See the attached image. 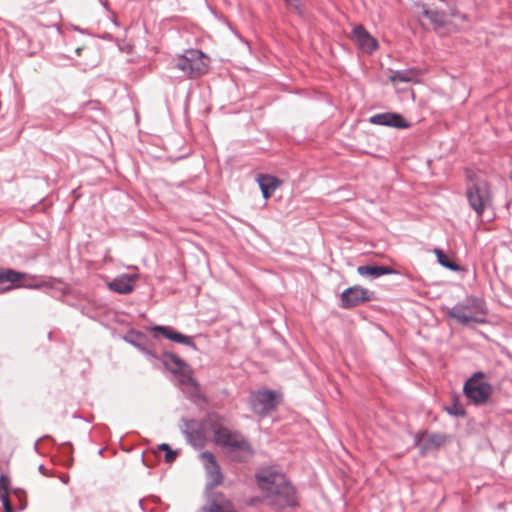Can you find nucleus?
Here are the masks:
<instances>
[{"label":"nucleus","mask_w":512,"mask_h":512,"mask_svg":"<svg viewBox=\"0 0 512 512\" xmlns=\"http://www.w3.org/2000/svg\"><path fill=\"white\" fill-rule=\"evenodd\" d=\"M43 439H50V440H52V441H53V439H52L50 436H48V435H45V436H43L42 438L38 439V440L35 442V444H34V450H35L36 452H38V449H39V448H38V447H39V442H40L41 440H43Z\"/></svg>","instance_id":"obj_37"},{"label":"nucleus","mask_w":512,"mask_h":512,"mask_svg":"<svg viewBox=\"0 0 512 512\" xmlns=\"http://www.w3.org/2000/svg\"><path fill=\"white\" fill-rule=\"evenodd\" d=\"M446 441V436L444 434L440 433H427V443L422 445L420 450L421 453H424L426 450H428L430 447L439 448L441 447Z\"/></svg>","instance_id":"obj_23"},{"label":"nucleus","mask_w":512,"mask_h":512,"mask_svg":"<svg viewBox=\"0 0 512 512\" xmlns=\"http://www.w3.org/2000/svg\"><path fill=\"white\" fill-rule=\"evenodd\" d=\"M60 450L63 455L67 456V460L65 461V465L71 467L73 465L74 459L72 457L73 447L70 442H64L61 444Z\"/></svg>","instance_id":"obj_27"},{"label":"nucleus","mask_w":512,"mask_h":512,"mask_svg":"<svg viewBox=\"0 0 512 512\" xmlns=\"http://www.w3.org/2000/svg\"><path fill=\"white\" fill-rule=\"evenodd\" d=\"M44 286H45V284H43V283H34V284H22V285H18L17 287H23V288H27V289H40Z\"/></svg>","instance_id":"obj_36"},{"label":"nucleus","mask_w":512,"mask_h":512,"mask_svg":"<svg viewBox=\"0 0 512 512\" xmlns=\"http://www.w3.org/2000/svg\"><path fill=\"white\" fill-rule=\"evenodd\" d=\"M170 448H171V447H170V445H169V444H167V443H161V444H159V445H158V450H159V451H164V452H166V451H167V450H169Z\"/></svg>","instance_id":"obj_38"},{"label":"nucleus","mask_w":512,"mask_h":512,"mask_svg":"<svg viewBox=\"0 0 512 512\" xmlns=\"http://www.w3.org/2000/svg\"><path fill=\"white\" fill-rule=\"evenodd\" d=\"M151 331L154 333L155 338H158L159 335H161L165 339L183 344L194 349L195 351L198 350L196 344L192 340V337L178 332L171 326L155 325L151 328Z\"/></svg>","instance_id":"obj_11"},{"label":"nucleus","mask_w":512,"mask_h":512,"mask_svg":"<svg viewBox=\"0 0 512 512\" xmlns=\"http://www.w3.org/2000/svg\"><path fill=\"white\" fill-rule=\"evenodd\" d=\"M369 122L374 125L386 126L396 129H407L411 126V123L397 112H384L374 114L369 118Z\"/></svg>","instance_id":"obj_10"},{"label":"nucleus","mask_w":512,"mask_h":512,"mask_svg":"<svg viewBox=\"0 0 512 512\" xmlns=\"http://www.w3.org/2000/svg\"><path fill=\"white\" fill-rule=\"evenodd\" d=\"M201 459L208 475V481L206 483L205 490L206 492L212 491L214 487L222 483L223 474L213 453L204 451L201 453Z\"/></svg>","instance_id":"obj_9"},{"label":"nucleus","mask_w":512,"mask_h":512,"mask_svg":"<svg viewBox=\"0 0 512 512\" xmlns=\"http://www.w3.org/2000/svg\"><path fill=\"white\" fill-rule=\"evenodd\" d=\"M122 339L143 353L150 360H158L159 356L151 349L152 341L148 336L138 330L130 329Z\"/></svg>","instance_id":"obj_7"},{"label":"nucleus","mask_w":512,"mask_h":512,"mask_svg":"<svg viewBox=\"0 0 512 512\" xmlns=\"http://www.w3.org/2000/svg\"><path fill=\"white\" fill-rule=\"evenodd\" d=\"M142 462L147 467H151L152 466V463L150 462V460L148 459V457L144 453L142 454Z\"/></svg>","instance_id":"obj_39"},{"label":"nucleus","mask_w":512,"mask_h":512,"mask_svg":"<svg viewBox=\"0 0 512 512\" xmlns=\"http://www.w3.org/2000/svg\"><path fill=\"white\" fill-rule=\"evenodd\" d=\"M417 7L421 9L422 17L428 19L435 29L444 28L448 25V14L461 22L468 21V15L460 12L455 6L447 4L448 12L438 8H432L424 3H417Z\"/></svg>","instance_id":"obj_4"},{"label":"nucleus","mask_w":512,"mask_h":512,"mask_svg":"<svg viewBox=\"0 0 512 512\" xmlns=\"http://www.w3.org/2000/svg\"><path fill=\"white\" fill-rule=\"evenodd\" d=\"M510 161H511V164H512V155H511V159H510Z\"/></svg>","instance_id":"obj_48"},{"label":"nucleus","mask_w":512,"mask_h":512,"mask_svg":"<svg viewBox=\"0 0 512 512\" xmlns=\"http://www.w3.org/2000/svg\"><path fill=\"white\" fill-rule=\"evenodd\" d=\"M255 479L264 502L274 511L294 510L299 506L297 490L284 473L272 467L260 468Z\"/></svg>","instance_id":"obj_1"},{"label":"nucleus","mask_w":512,"mask_h":512,"mask_svg":"<svg viewBox=\"0 0 512 512\" xmlns=\"http://www.w3.org/2000/svg\"><path fill=\"white\" fill-rule=\"evenodd\" d=\"M73 29H74V30H76V31H78V32H80V33H82V34L86 33V30H84V29H82V28H79V27H77V26H73Z\"/></svg>","instance_id":"obj_42"},{"label":"nucleus","mask_w":512,"mask_h":512,"mask_svg":"<svg viewBox=\"0 0 512 512\" xmlns=\"http://www.w3.org/2000/svg\"><path fill=\"white\" fill-rule=\"evenodd\" d=\"M425 436H427V432L426 431L416 433L414 435V444L416 446H420V443H421V441L423 440V438Z\"/></svg>","instance_id":"obj_35"},{"label":"nucleus","mask_w":512,"mask_h":512,"mask_svg":"<svg viewBox=\"0 0 512 512\" xmlns=\"http://www.w3.org/2000/svg\"><path fill=\"white\" fill-rule=\"evenodd\" d=\"M445 411L452 416L456 417H464L466 415V410L458 404L457 399L455 398L452 405L446 406Z\"/></svg>","instance_id":"obj_26"},{"label":"nucleus","mask_w":512,"mask_h":512,"mask_svg":"<svg viewBox=\"0 0 512 512\" xmlns=\"http://www.w3.org/2000/svg\"><path fill=\"white\" fill-rule=\"evenodd\" d=\"M374 300H376L374 291L354 285L344 289L340 294V307L348 310Z\"/></svg>","instance_id":"obj_6"},{"label":"nucleus","mask_w":512,"mask_h":512,"mask_svg":"<svg viewBox=\"0 0 512 512\" xmlns=\"http://www.w3.org/2000/svg\"><path fill=\"white\" fill-rule=\"evenodd\" d=\"M102 453H103V449H100V450L98 451V454H99V455H102Z\"/></svg>","instance_id":"obj_46"},{"label":"nucleus","mask_w":512,"mask_h":512,"mask_svg":"<svg viewBox=\"0 0 512 512\" xmlns=\"http://www.w3.org/2000/svg\"><path fill=\"white\" fill-rule=\"evenodd\" d=\"M207 503L202 507L204 512H236L233 503L220 492H207Z\"/></svg>","instance_id":"obj_12"},{"label":"nucleus","mask_w":512,"mask_h":512,"mask_svg":"<svg viewBox=\"0 0 512 512\" xmlns=\"http://www.w3.org/2000/svg\"><path fill=\"white\" fill-rule=\"evenodd\" d=\"M357 273L369 280L377 279L383 275L398 274V271L390 266L378 265L376 263L361 265L357 267Z\"/></svg>","instance_id":"obj_17"},{"label":"nucleus","mask_w":512,"mask_h":512,"mask_svg":"<svg viewBox=\"0 0 512 512\" xmlns=\"http://www.w3.org/2000/svg\"><path fill=\"white\" fill-rule=\"evenodd\" d=\"M181 390L186 395V397L192 401L205 400L204 395L200 391V385L196 380L193 382V384H189Z\"/></svg>","instance_id":"obj_24"},{"label":"nucleus","mask_w":512,"mask_h":512,"mask_svg":"<svg viewBox=\"0 0 512 512\" xmlns=\"http://www.w3.org/2000/svg\"><path fill=\"white\" fill-rule=\"evenodd\" d=\"M14 494L16 496H18L19 499H20V505H19L18 509L19 510H24L26 508V506H27V502H26L25 499L24 500L21 499V494H23V492L20 489L17 488V489H14Z\"/></svg>","instance_id":"obj_34"},{"label":"nucleus","mask_w":512,"mask_h":512,"mask_svg":"<svg viewBox=\"0 0 512 512\" xmlns=\"http://www.w3.org/2000/svg\"><path fill=\"white\" fill-rule=\"evenodd\" d=\"M487 313L485 301L477 296H467L462 301L457 302L452 308L448 309L447 316L457 320L461 325L467 326L471 322L477 324L486 323L484 317H478L479 314Z\"/></svg>","instance_id":"obj_2"},{"label":"nucleus","mask_w":512,"mask_h":512,"mask_svg":"<svg viewBox=\"0 0 512 512\" xmlns=\"http://www.w3.org/2000/svg\"><path fill=\"white\" fill-rule=\"evenodd\" d=\"M161 361L165 369L172 374L181 373L189 368V365L183 359L172 352H163Z\"/></svg>","instance_id":"obj_19"},{"label":"nucleus","mask_w":512,"mask_h":512,"mask_svg":"<svg viewBox=\"0 0 512 512\" xmlns=\"http://www.w3.org/2000/svg\"><path fill=\"white\" fill-rule=\"evenodd\" d=\"M352 40L364 53L371 54L378 48L377 40L362 25L353 28Z\"/></svg>","instance_id":"obj_13"},{"label":"nucleus","mask_w":512,"mask_h":512,"mask_svg":"<svg viewBox=\"0 0 512 512\" xmlns=\"http://www.w3.org/2000/svg\"><path fill=\"white\" fill-rule=\"evenodd\" d=\"M224 448H227L231 454L234 452L241 453V455L235 456V459L239 462L246 461L253 453L250 443L238 432L234 433L231 441Z\"/></svg>","instance_id":"obj_16"},{"label":"nucleus","mask_w":512,"mask_h":512,"mask_svg":"<svg viewBox=\"0 0 512 512\" xmlns=\"http://www.w3.org/2000/svg\"><path fill=\"white\" fill-rule=\"evenodd\" d=\"M484 377H485L484 372L477 371V372L473 373L472 376L470 378H468L466 381H472L473 383H482L483 381H480V380L483 379Z\"/></svg>","instance_id":"obj_33"},{"label":"nucleus","mask_w":512,"mask_h":512,"mask_svg":"<svg viewBox=\"0 0 512 512\" xmlns=\"http://www.w3.org/2000/svg\"><path fill=\"white\" fill-rule=\"evenodd\" d=\"M434 253L437 256V260H438L439 264L442 265L443 267H445L446 269H448L450 271H460L461 270V267L454 261L450 260L441 249L436 248L434 250Z\"/></svg>","instance_id":"obj_25"},{"label":"nucleus","mask_w":512,"mask_h":512,"mask_svg":"<svg viewBox=\"0 0 512 512\" xmlns=\"http://www.w3.org/2000/svg\"><path fill=\"white\" fill-rule=\"evenodd\" d=\"M211 431L213 432L215 443L221 447H225L235 433L216 423L211 424Z\"/></svg>","instance_id":"obj_20"},{"label":"nucleus","mask_w":512,"mask_h":512,"mask_svg":"<svg viewBox=\"0 0 512 512\" xmlns=\"http://www.w3.org/2000/svg\"><path fill=\"white\" fill-rule=\"evenodd\" d=\"M492 391V385L488 382L473 383L472 381H465L463 385L464 395L477 406L485 404Z\"/></svg>","instance_id":"obj_8"},{"label":"nucleus","mask_w":512,"mask_h":512,"mask_svg":"<svg viewBox=\"0 0 512 512\" xmlns=\"http://www.w3.org/2000/svg\"><path fill=\"white\" fill-rule=\"evenodd\" d=\"M184 433L186 434L187 437H191L192 436V434L190 432H188V431H184Z\"/></svg>","instance_id":"obj_43"},{"label":"nucleus","mask_w":512,"mask_h":512,"mask_svg":"<svg viewBox=\"0 0 512 512\" xmlns=\"http://www.w3.org/2000/svg\"><path fill=\"white\" fill-rule=\"evenodd\" d=\"M178 376V384L180 388H184L185 386H188L189 384H193L195 379L192 377V375L187 372L186 370H183V372L176 374Z\"/></svg>","instance_id":"obj_28"},{"label":"nucleus","mask_w":512,"mask_h":512,"mask_svg":"<svg viewBox=\"0 0 512 512\" xmlns=\"http://www.w3.org/2000/svg\"><path fill=\"white\" fill-rule=\"evenodd\" d=\"M15 286H8L5 290L13 289Z\"/></svg>","instance_id":"obj_45"},{"label":"nucleus","mask_w":512,"mask_h":512,"mask_svg":"<svg viewBox=\"0 0 512 512\" xmlns=\"http://www.w3.org/2000/svg\"><path fill=\"white\" fill-rule=\"evenodd\" d=\"M137 278V274H120L113 280L109 281L107 283V287L115 293L126 295L134 290Z\"/></svg>","instance_id":"obj_15"},{"label":"nucleus","mask_w":512,"mask_h":512,"mask_svg":"<svg viewBox=\"0 0 512 512\" xmlns=\"http://www.w3.org/2000/svg\"><path fill=\"white\" fill-rule=\"evenodd\" d=\"M80 51H81V48H77L76 49V53L79 55L80 54Z\"/></svg>","instance_id":"obj_44"},{"label":"nucleus","mask_w":512,"mask_h":512,"mask_svg":"<svg viewBox=\"0 0 512 512\" xmlns=\"http://www.w3.org/2000/svg\"><path fill=\"white\" fill-rule=\"evenodd\" d=\"M286 5L293 8L299 15L304 13V5L301 0H284Z\"/></svg>","instance_id":"obj_30"},{"label":"nucleus","mask_w":512,"mask_h":512,"mask_svg":"<svg viewBox=\"0 0 512 512\" xmlns=\"http://www.w3.org/2000/svg\"><path fill=\"white\" fill-rule=\"evenodd\" d=\"M81 108L83 111L91 110V111L101 112V103L97 100H92V101L82 103Z\"/></svg>","instance_id":"obj_29"},{"label":"nucleus","mask_w":512,"mask_h":512,"mask_svg":"<svg viewBox=\"0 0 512 512\" xmlns=\"http://www.w3.org/2000/svg\"><path fill=\"white\" fill-rule=\"evenodd\" d=\"M418 76L416 69L395 70L390 75V80L394 83H409Z\"/></svg>","instance_id":"obj_21"},{"label":"nucleus","mask_w":512,"mask_h":512,"mask_svg":"<svg viewBox=\"0 0 512 512\" xmlns=\"http://www.w3.org/2000/svg\"><path fill=\"white\" fill-rule=\"evenodd\" d=\"M1 502L4 512H14V508L10 502V498H7L6 495H3V497H1Z\"/></svg>","instance_id":"obj_32"},{"label":"nucleus","mask_w":512,"mask_h":512,"mask_svg":"<svg viewBox=\"0 0 512 512\" xmlns=\"http://www.w3.org/2000/svg\"><path fill=\"white\" fill-rule=\"evenodd\" d=\"M256 181L265 200L269 199L282 183L276 176L268 174H258Z\"/></svg>","instance_id":"obj_18"},{"label":"nucleus","mask_w":512,"mask_h":512,"mask_svg":"<svg viewBox=\"0 0 512 512\" xmlns=\"http://www.w3.org/2000/svg\"><path fill=\"white\" fill-rule=\"evenodd\" d=\"M61 481L64 483V484H67L68 481H69V476L68 475H64L61 477Z\"/></svg>","instance_id":"obj_41"},{"label":"nucleus","mask_w":512,"mask_h":512,"mask_svg":"<svg viewBox=\"0 0 512 512\" xmlns=\"http://www.w3.org/2000/svg\"><path fill=\"white\" fill-rule=\"evenodd\" d=\"M38 471L44 475V476H47V473H46V469H45V466L43 464L39 465L38 467Z\"/></svg>","instance_id":"obj_40"},{"label":"nucleus","mask_w":512,"mask_h":512,"mask_svg":"<svg viewBox=\"0 0 512 512\" xmlns=\"http://www.w3.org/2000/svg\"><path fill=\"white\" fill-rule=\"evenodd\" d=\"M138 504H139L140 508H142V500H139Z\"/></svg>","instance_id":"obj_47"},{"label":"nucleus","mask_w":512,"mask_h":512,"mask_svg":"<svg viewBox=\"0 0 512 512\" xmlns=\"http://www.w3.org/2000/svg\"><path fill=\"white\" fill-rule=\"evenodd\" d=\"M205 58V54L200 50H187L185 54L177 58L174 67L183 71L188 78L196 79L208 70Z\"/></svg>","instance_id":"obj_3"},{"label":"nucleus","mask_w":512,"mask_h":512,"mask_svg":"<svg viewBox=\"0 0 512 512\" xmlns=\"http://www.w3.org/2000/svg\"><path fill=\"white\" fill-rule=\"evenodd\" d=\"M26 277V273L11 268L0 269V284L4 282H17Z\"/></svg>","instance_id":"obj_22"},{"label":"nucleus","mask_w":512,"mask_h":512,"mask_svg":"<svg viewBox=\"0 0 512 512\" xmlns=\"http://www.w3.org/2000/svg\"><path fill=\"white\" fill-rule=\"evenodd\" d=\"M249 403L251 410L255 414L266 417L277 409L280 401L277 398L276 391L264 389L252 392L249 397Z\"/></svg>","instance_id":"obj_5"},{"label":"nucleus","mask_w":512,"mask_h":512,"mask_svg":"<svg viewBox=\"0 0 512 512\" xmlns=\"http://www.w3.org/2000/svg\"><path fill=\"white\" fill-rule=\"evenodd\" d=\"M466 196L469 206L481 217L489 203V199L485 196L484 190L478 184H472L468 186Z\"/></svg>","instance_id":"obj_14"},{"label":"nucleus","mask_w":512,"mask_h":512,"mask_svg":"<svg viewBox=\"0 0 512 512\" xmlns=\"http://www.w3.org/2000/svg\"><path fill=\"white\" fill-rule=\"evenodd\" d=\"M178 454H179L178 450H173L172 448H170L169 450H167L165 452V462L172 463L176 459Z\"/></svg>","instance_id":"obj_31"}]
</instances>
